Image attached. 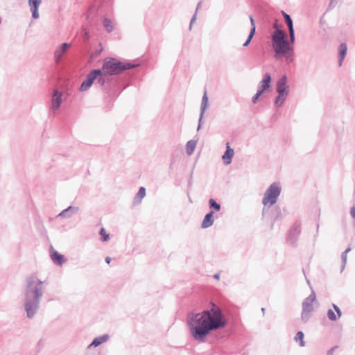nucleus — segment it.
I'll return each instance as SVG.
<instances>
[{"instance_id":"f257e3e1","label":"nucleus","mask_w":355,"mask_h":355,"mask_svg":"<svg viewBox=\"0 0 355 355\" xmlns=\"http://www.w3.org/2000/svg\"><path fill=\"white\" fill-rule=\"evenodd\" d=\"M188 324L192 336L198 340H203L210 331L223 328L225 320L220 309L214 306L209 311L189 315Z\"/></svg>"},{"instance_id":"f03ea898","label":"nucleus","mask_w":355,"mask_h":355,"mask_svg":"<svg viewBox=\"0 0 355 355\" xmlns=\"http://www.w3.org/2000/svg\"><path fill=\"white\" fill-rule=\"evenodd\" d=\"M44 281H42L35 275L27 279L28 292L26 294L25 309L27 316L32 317L37 307L40 299L42 296V288Z\"/></svg>"},{"instance_id":"7ed1b4c3","label":"nucleus","mask_w":355,"mask_h":355,"mask_svg":"<svg viewBox=\"0 0 355 355\" xmlns=\"http://www.w3.org/2000/svg\"><path fill=\"white\" fill-rule=\"evenodd\" d=\"M286 37V33L282 30H277L272 35V47L277 58L284 56L291 49Z\"/></svg>"},{"instance_id":"20e7f679","label":"nucleus","mask_w":355,"mask_h":355,"mask_svg":"<svg viewBox=\"0 0 355 355\" xmlns=\"http://www.w3.org/2000/svg\"><path fill=\"white\" fill-rule=\"evenodd\" d=\"M135 65L130 63H123L114 58L105 59L102 67V77L118 74L124 70L132 69Z\"/></svg>"},{"instance_id":"39448f33","label":"nucleus","mask_w":355,"mask_h":355,"mask_svg":"<svg viewBox=\"0 0 355 355\" xmlns=\"http://www.w3.org/2000/svg\"><path fill=\"white\" fill-rule=\"evenodd\" d=\"M281 188L277 183L272 184L264 193L263 204L265 206H272L280 195Z\"/></svg>"},{"instance_id":"423d86ee","label":"nucleus","mask_w":355,"mask_h":355,"mask_svg":"<svg viewBox=\"0 0 355 355\" xmlns=\"http://www.w3.org/2000/svg\"><path fill=\"white\" fill-rule=\"evenodd\" d=\"M98 77V82L101 85L104 84V79L102 77V71L100 69H96L91 71L87 76V79L83 82L80 89L85 91L89 88L94 83L95 78Z\"/></svg>"},{"instance_id":"0eeeda50","label":"nucleus","mask_w":355,"mask_h":355,"mask_svg":"<svg viewBox=\"0 0 355 355\" xmlns=\"http://www.w3.org/2000/svg\"><path fill=\"white\" fill-rule=\"evenodd\" d=\"M314 300L315 299L313 297L310 296L307 297L303 303V311L302 313V318L305 321L309 318L310 314L313 310V303Z\"/></svg>"},{"instance_id":"6e6552de","label":"nucleus","mask_w":355,"mask_h":355,"mask_svg":"<svg viewBox=\"0 0 355 355\" xmlns=\"http://www.w3.org/2000/svg\"><path fill=\"white\" fill-rule=\"evenodd\" d=\"M62 94L61 92L58 90H55L52 96L51 110L53 112L57 111L61 104L62 102Z\"/></svg>"},{"instance_id":"1a4fd4ad","label":"nucleus","mask_w":355,"mask_h":355,"mask_svg":"<svg viewBox=\"0 0 355 355\" xmlns=\"http://www.w3.org/2000/svg\"><path fill=\"white\" fill-rule=\"evenodd\" d=\"M270 81H271V77L269 73H266L263 76V80L260 82L259 85V89L258 91L263 93L266 89H269L270 87Z\"/></svg>"},{"instance_id":"9d476101","label":"nucleus","mask_w":355,"mask_h":355,"mask_svg":"<svg viewBox=\"0 0 355 355\" xmlns=\"http://www.w3.org/2000/svg\"><path fill=\"white\" fill-rule=\"evenodd\" d=\"M286 77H282L277 83V92L280 96H286L288 91L286 89Z\"/></svg>"},{"instance_id":"9b49d317","label":"nucleus","mask_w":355,"mask_h":355,"mask_svg":"<svg viewBox=\"0 0 355 355\" xmlns=\"http://www.w3.org/2000/svg\"><path fill=\"white\" fill-rule=\"evenodd\" d=\"M227 150L222 157V159L225 164H229L232 162V159L234 155V150L230 148V143L226 144Z\"/></svg>"},{"instance_id":"f8f14e48","label":"nucleus","mask_w":355,"mask_h":355,"mask_svg":"<svg viewBox=\"0 0 355 355\" xmlns=\"http://www.w3.org/2000/svg\"><path fill=\"white\" fill-rule=\"evenodd\" d=\"M29 6L33 10V17L37 19L39 17L38 7L42 3V0H28Z\"/></svg>"},{"instance_id":"ddd939ff","label":"nucleus","mask_w":355,"mask_h":355,"mask_svg":"<svg viewBox=\"0 0 355 355\" xmlns=\"http://www.w3.org/2000/svg\"><path fill=\"white\" fill-rule=\"evenodd\" d=\"M333 307L335 311L329 309L328 311L327 315L329 320H336L337 318H339L341 316V311L336 305L333 304Z\"/></svg>"},{"instance_id":"4468645a","label":"nucleus","mask_w":355,"mask_h":355,"mask_svg":"<svg viewBox=\"0 0 355 355\" xmlns=\"http://www.w3.org/2000/svg\"><path fill=\"white\" fill-rule=\"evenodd\" d=\"M213 214H214V212L210 211L205 216L203 221L202 223V225H201L202 228H207L213 225V223H214Z\"/></svg>"},{"instance_id":"2eb2a0df","label":"nucleus","mask_w":355,"mask_h":355,"mask_svg":"<svg viewBox=\"0 0 355 355\" xmlns=\"http://www.w3.org/2000/svg\"><path fill=\"white\" fill-rule=\"evenodd\" d=\"M69 46V44L64 43L55 51V58L57 62L61 59L62 55L66 52Z\"/></svg>"},{"instance_id":"dca6fc26","label":"nucleus","mask_w":355,"mask_h":355,"mask_svg":"<svg viewBox=\"0 0 355 355\" xmlns=\"http://www.w3.org/2000/svg\"><path fill=\"white\" fill-rule=\"evenodd\" d=\"M250 20L252 25V28L247 41L243 44L244 46H247L250 43L256 31L255 22L252 16L250 17Z\"/></svg>"},{"instance_id":"f3484780","label":"nucleus","mask_w":355,"mask_h":355,"mask_svg":"<svg viewBox=\"0 0 355 355\" xmlns=\"http://www.w3.org/2000/svg\"><path fill=\"white\" fill-rule=\"evenodd\" d=\"M51 257L53 261L58 264H62L64 262V257L56 251L53 252Z\"/></svg>"},{"instance_id":"a211bd4d","label":"nucleus","mask_w":355,"mask_h":355,"mask_svg":"<svg viewBox=\"0 0 355 355\" xmlns=\"http://www.w3.org/2000/svg\"><path fill=\"white\" fill-rule=\"evenodd\" d=\"M347 44L345 43H343L339 46V54H340V59H339V65L340 66L342 64V62L345 58V56L347 53Z\"/></svg>"},{"instance_id":"6ab92c4d","label":"nucleus","mask_w":355,"mask_h":355,"mask_svg":"<svg viewBox=\"0 0 355 355\" xmlns=\"http://www.w3.org/2000/svg\"><path fill=\"white\" fill-rule=\"evenodd\" d=\"M146 196V189L144 187H141L135 198V203L141 202V200Z\"/></svg>"},{"instance_id":"aec40b11","label":"nucleus","mask_w":355,"mask_h":355,"mask_svg":"<svg viewBox=\"0 0 355 355\" xmlns=\"http://www.w3.org/2000/svg\"><path fill=\"white\" fill-rule=\"evenodd\" d=\"M108 338V336L105 335L101 337L96 338L89 346L98 347L101 343L105 342Z\"/></svg>"},{"instance_id":"412c9836","label":"nucleus","mask_w":355,"mask_h":355,"mask_svg":"<svg viewBox=\"0 0 355 355\" xmlns=\"http://www.w3.org/2000/svg\"><path fill=\"white\" fill-rule=\"evenodd\" d=\"M196 147V141L191 140L189 141L186 146V150L188 155H191Z\"/></svg>"},{"instance_id":"4be33fe9","label":"nucleus","mask_w":355,"mask_h":355,"mask_svg":"<svg viewBox=\"0 0 355 355\" xmlns=\"http://www.w3.org/2000/svg\"><path fill=\"white\" fill-rule=\"evenodd\" d=\"M295 340L296 343L299 342L300 345L301 347L304 346V334H303V332H302V331L297 332V334H296V336L295 337Z\"/></svg>"},{"instance_id":"5701e85b","label":"nucleus","mask_w":355,"mask_h":355,"mask_svg":"<svg viewBox=\"0 0 355 355\" xmlns=\"http://www.w3.org/2000/svg\"><path fill=\"white\" fill-rule=\"evenodd\" d=\"M100 235L101 236L102 241H107L110 239V236L105 228H101L100 230Z\"/></svg>"},{"instance_id":"b1692460","label":"nucleus","mask_w":355,"mask_h":355,"mask_svg":"<svg viewBox=\"0 0 355 355\" xmlns=\"http://www.w3.org/2000/svg\"><path fill=\"white\" fill-rule=\"evenodd\" d=\"M209 206L211 208H214L216 211H219L220 209V205L217 203L214 199L211 198L209 201Z\"/></svg>"},{"instance_id":"393cba45","label":"nucleus","mask_w":355,"mask_h":355,"mask_svg":"<svg viewBox=\"0 0 355 355\" xmlns=\"http://www.w3.org/2000/svg\"><path fill=\"white\" fill-rule=\"evenodd\" d=\"M284 18H285V20H286V22L288 26V29L289 30H292V28H293V21L290 17V16L286 13H284Z\"/></svg>"},{"instance_id":"a878e982","label":"nucleus","mask_w":355,"mask_h":355,"mask_svg":"<svg viewBox=\"0 0 355 355\" xmlns=\"http://www.w3.org/2000/svg\"><path fill=\"white\" fill-rule=\"evenodd\" d=\"M103 24L107 31L110 32L112 30V21L110 19H105L103 21Z\"/></svg>"},{"instance_id":"bb28decb","label":"nucleus","mask_w":355,"mask_h":355,"mask_svg":"<svg viewBox=\"0 0 355 355\" xmlns=\"http://www.w3.org/2000/svg\"><path fill=\"white\" fill-rule=\"evenodd\" d=\"M285 96H280V94H279V96L275 101V104L277 105H281L285 99Z\"/></svg>"},{"instance_id":"cd10ccee","label":"nucleus","mask_w":355,"mask_h":355,"mask_svg":"<svg viewBox=\"0 0 355 355\" xmlns=\"http://www.w3.org/2000/svg\"><path fill=\"white\" fill-rule=\"evenodd\" d=\"M261 94H262V93H261V92L257 91V92L256 95H255V96L253 97V98H252V102H253L254 103H255L257 102V99H258V98H259V97L261 95Z\"/></svg>"},{"instance_id":"c85d7f7f","label":"nucleus","mask_w":355,"mask_h":355,"mask_svg":"<svg viewBox=\"0 0 355 355\" xmlns=\"http://www.w3.org/2000/svg\"><path fill=\"white\" fill-rule=\"evenodd\" d=\"M289 34L291 37V41L292 43H293L295 40L293 28H292V30H289Z\"/></svg>"},{"instance_id":"c756f323","label":"nucleus","mask_w":355,"mask_h":355,"mask_svg":"<svg viewBox=\"0 0 355 355\" xmlns=\"http://www.w3.org/2000/svg\"><path fill=\"white\" fill-rule=\"evenodd\" d=\"M207 101H208V98L207 96V94L205 93L203 98H202V103L206 105L207 103Z\"/></svg>"},{"instance_id":"7c9ffc66","label":"nucleus","mask_w":355,"mask_h":355,"mask_svg":"<svg viewBox=\"0 0 355 355\" xmlns=\"http://www.w3.org/2000/svg\"><path fill=\"white\" fill-rule=\"evenodd\" d=\"M351 215L352 216L355 218V207H353L352 209H351Z\"/></svg>"},{"instance_id":"2f4dec72","label":"nucleus","mask_w":355,"mask_h":355,"mask_svg":"<svg viewBox=\"0 0 355 355\" xmlns=\"http://www.w3.org/2000/svg\"><path fill=\"white\" fill-rule=\"evenodd\" d=\"M105 261H106L107 263H110V261H111V258H110V257H107L105 258Z\"/></svg>"},{"instance_id":"473e14b6","label":"nucleus","mask_w":355,"mask_h":355,"mask_svg":"<svg viewBox=\"0 0 355 355\" xmlns=\"http://www.w3.org/2000/svg\"><path fill=\"white\" fill-rule=\"evenodd\" d=\"M214 277H215L216 279H219V275H214Z\"/></svg>"}]
</instances>
